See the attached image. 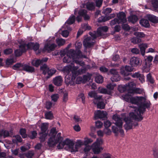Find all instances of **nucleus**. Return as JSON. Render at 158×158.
Returning <instances> with one entry per match:
<instances>
[{"label": "nucleus", "mask_w": 158, "mask_h": 158, "mask_svg": "<svg viewBox=\"0 0 158 158\" xmlns=\"http://www.w3.org/2000/svg\"><path fill=\"white\" fill-rule=\"evenodd\" d=\"M152 60H130L131 65H126L124 68L120 69V73L124 76H127L130 74L129 72L133 70V66L141 65L142 64L143 69L146 71H149L152 66Z\"/></svg>", "instance_id": "1"}, {"label": "nucleus", "mask_w": 158, "mask_h": 158, "mask_svg": "<svg viewBox=\"0 0 158 158\" xmlns=\"http://www.w3.org/2000/svg\"><path fill=\"white\" fill-rule=\"evenodd\" d=\"M108 30V27L106 26L99 27L97 32H90L89 34L91 37H88L84 39L83 43V45L86 48H89L93 46L95 43V39L98 37L104 35Z\"/></svg>", "instance_id": "2"}, {"label": "nucleus", "mask_w": 158, "mask_h": 158, "mask_svg": "<svg viewBox=\"0 0 158 158\" xmlns=\"http://www.w3.org/2000/svg\"><path fill=\"white\" fill-rule=\"evenodd\" d=\"M12 69L15 70L24 71L30 73L35 72V69L33 66L27 64L20 63H18L14 64L12 67Z\"/></svg>", "instance_id": "3"}, {"label": "nucleus", "mask_w": 158, "mask_h": 158, "mask_svg": "<svg viewBox=\"0 0 158 158\" xmlns=\"http://www.w3.org/2000/svg\"><path fill=\"white\" fill-rule=\"evenodd\" d=\"M67 55L69 58L72 59H76L80 58H88L85 55L82 54L81 51L77 52L73 49H71L68 51Z\"/></svg>", "instance_id": "4"}, {"label": "nucleus", "mask_w": 158, "mask_h": 158, "mask_svg": "<svg viewBox=\"0 0 158 158\" xmlns=\"http://www.w3.org/2000/svg\"><path fill=\"white\" fill-rule=\"evenodd\" d=\"M151 105L150 102L148 100H147L144 98V99H142L141 102V103L138 107L137 111L140 114H143L146 111V108L148 109L150 108Z\"/></svg>", "instance_id": "5"}, {"label": "nucleus", "mask_w": 158, "mask_h": 158, "mask_svg": "<svg viewBox=\"0 0 158 158\" xmlns=\"http://www.w3.org/2000/svg\"><path fill=\"white\" fill-rule=\"evenodd\" d=\"M26 48L27 49H33L36 54H38L42 52V49H40V45L37 43H33L30 42L26 45Z\"/></svg>", "instance_id": "6"}, {"label": "nucleus", "mask_w": 158, "mask_h": 158, "mask_svg": "<svg viewBox=\"0 0 158 158\" xmlns=\"http://www.w3.org/2000/svg\"><path fill=\"white\" fill-rule=\"evenodd\" d=\"M56 46V44L54 43L51 44L49 41L47 42L45 44L43 49H42V52H49L54 50Z\"/></svg>", "instance_id": "7"}, {"label": "nucleus", "mask_w": 158, "mask_h": 158, "mask_svg": "<svg viewBox=\"0 0 158 158\" xmlns=\"http://www.w3.org/2000/svg\"><path fill=\"white\" fill-rule=\"evenodd\" d=\"M110 72L112 75L110 78L112 81L117 82L120 81L121 77L116 70L112 69L110 70Z\"/></svg>", "instance_id": "8"}, {"label": "nucleus", "mask_w": 158, "mask_h": 158, "mask_svg": "<svg viewBox=\"0 0 158 158\" xmlns=\"http://www.w3.org/2000/svg\"><path fill=\"white\" fill-rule=\"evenodd\" d=\"M143 99H144V97L142 96L136 97L131 96L130 98V102L132 104L136 105L139 106L140 104L141 103V102Z\"/></svg>", "instance_id": "9"}, {"label": "nucleus", "mask_w": 158, "mask_h": 158, "mask_svg": "<svg viewBox=\"0 0 158 158\" xmlns=\"http://www.w3.org/2000/svg\"><path fill=\"white\" fill-rule=\"evenodd\" d=\"M92 148L94 154H98L102 149L100 146V144L98 142L94 143L92 145Z\"/></svg>", "instance_id": "10"}, {"label": "nucleus", "mask_w": 158, "mask_h": 158, "mask_svg": "<svg viewBox=\"0 0 158 158\" xmlns=\"http://www.w3.org/2000/svg\"><path fill=\"white\" fill-rule=\"evenodd\" d=\"M124 120L126 123L124 125L125 129L126 130H128L132 129L134 123V122L132 121L130 118L125 117Z\"/></svg>", "instance_id": "11"}, {"label": "nucleus", "mask_w": 158, "mask_h": 158, "mask_svg": "<svg viewBox=\"0 0 158 158\" xmlns=\"http://www.w3.org/2000/svg\"><path fill=\"white\" fill-rule=\"evenodd\" d=\"M19 49H17L15 52V55L16 56H21L22 53L25 52L27 49L26 44H21L19 46Z\"/></svg>", "instance_id": "12"}, {"label": "nucleus", "mask_w": 158, "mask_h": 158, "mask_svg": "<svg viewBox=\"0 0 158 158\" xmlns=\"http://www.w3.org/2000/svg\"><path fill=\"white\" fill-rule=\"evenodd\" d=\"M75 80L71 74H67L65 77V82L67 85H74L75 84Z\"/></svg>", "instance_id": "13"}, {"label": "nucleus", "mask_w": 158, "mask_h": 158, "mask_svg": "<svg viewBox=\"0 0 158 158\" xmlns=\"http://www.w3.org/2000/svg\"><path fill=\"white\" fill-rule=\"evenodd\" d=\"M112 118L115 121V124L116 126L121 127L122 126L123 122L121 118L117 114L114 115Z\"/></svg>", "instance_id": "14"}, {"label": "nucleus", "mask_w": 158, "mask_h": 158, "mask_svg": "<svg viewBox=\"0 0 158 158\" xmlns=\"http://www.w3.org/2000/svg\"><path fill=\"white\" fill-rule=\"evenodd\" d=\"M137 114V115L135 114L133 112H130L129 114V116L131 118L133 119L138 121H140L143 119V117L141 115L142 114H140L138 111Z\"/></svg>", "instance_id": "15"}, {"label": "nucleus", "mask_w": 158, "mask_h": 158, "mask_svg": "<svg viewBox=\"0 0 158 158\" xmlns=\"http://www.w3.org/2000/svg\"><path fill=\"white\" fill-rule=\"evenodd\" d=\"M63 81L62 77L60 76H58L53 79L54 84L57 86H60L62 85Z\"/></svg>", "instance_id": "16"}, {"label": "nucleus", "mask_w": 158, "mask_h": 158, "mask_svg": "<svg viewBox=\"0 0 158 158\" xmlns=\"http://www.w3.org/2000/svg\"><path fill=\"white\" fill-rule=\"evenodd\" d=\"M95 116L96 118L104 120L107 118V114L103 111H101L100 110H98L95 114Z\"/></svg>", "instance_id": "17"}, {"label": "nucleus", "mask_w": 158, "mask_h": 158, "mask_svg": "<svg viewBox=\"0 0 158 158\" xmlns=\"http://www.w3.org/2000/svg\"><path fill=\"white\" fill-rule=\"evenodd\" d=\"M48 60H32L31 62L32 65L38 68L40 66L43 65L44 62H46Z\"/></svg>", "instance_id": "18"}, {"label": "nucleus", "mask_w": 158, "mask_h": 158, "mask_svg": "<svg viewBox=\"0 0 158 158\" xmlns=\"http://www.w3.org/2000/svg\"><path fill=\"white\" fill-rule=\"evenodd\" d=\"M118 20L123 23H124L127 21L125 14L123 12H121L117 14Z\"/></svg>", "instance_id": "19"}, {"label": "nucleus", "mask_w": 158, "mask_h": 158, "mask_svg": "<svg viewBox=\"0 0 158 158\" xmlns=\"http://www.w3.org/2000/svg\"><path fill=\"white\" fill-rule=\"evenodd\" d=\"M115 16V15L114 13L111 14L108 16H102L99 18L98 22H105L114 18Z\"/></svg>", "instance_id": "20"}, {"label": "nucleus", "mask_w": 158, "mask_h": 158, "mask_svg": "<svg viewBox=\"0 0 158 158\" xmlns=\"http://www.w3.org/2000/svg\"><path fill=\"white\" fill-rule=\"evenodd\" d=\"M2 130V135L4 138L11 137L13 135V130L11 129L9 131L6 130Z\"/></svg>", "instance_id": "21"}, {"label": "nucleus", "mask_w": 158, "mask_h": 158, "mask_svg": "<svg viewBox=\"0 0 158 158\" xmlns=\"http://www.w3.org/2000/svg\"><path fill=\"white\" fill-rule=\"evenodd\" d=\"M143 89L138 88L130 89L128 90V93L131 94H141L143 93Z\"/></svg>", "instance_id": "22"}, {"label": "nucleus", "mask_w": 158, "mask_h": 158, "mask_svg": "<svg viewBox=\"0 0 158 158\" xmlns=\"http://www.w3.org/2000/svg\"><path fill=\"white\" fill-rule=\"evenodd\" d=\"M102 100L101 101H98L93 100V102L95 104H97V107L98 108L100 109H103L105 107V104L104 103L103 99L102 98Z\"/></svg>", "instance_id": "23"}, {"label": "nucleus", "mask_w": 158, "mask_h": 158, "mask_svg": "<svg viewBox=\"0 0 158 158\" xmlns=\"http://www.w3.org/2000/svg\"><path fill=\"white\" fill-rule=\"evenodd\" d=\"M88 95L91 98H93L94 99V100L98 101V100L102 99V96H98L97 94L94 92H89L88 94Z\"/></svg>", "instance_id": "24"}, {"label": "nucleus", "mask_w": 158, "mask_h": 158, "mask_svg": "<svg viewBox=\"0 0 158 158\" xmlns=\"http://www.w3.org/2000/svg\"><path fill=\"white\" fill-rule=\"evenodd\" d=\"M148 19L151 22L154 23H158V17L153 15L149 14L147 15Z\"/></svg>", "instance_id": "25"}, {"label": "nucleus", "mask_w": 158, "mask_h": 158, "mask_svg": "<svg viewBox=\"0 0 158 158\" xmlns=\"http://www.w3.org/2000/svg\"><path fill=\"white\" fill-rule=\"evenodd\" d=\"M75 17L73 15H71L69 18L65 22L64 27H67V28L68 30H69V27L66 26V24L70 25L73 23L75 22Z\"/></svg>", "instance_id": "26"}, {"label": "nucleus", "mask_w": 158, "mask_h": 158, "mask_svg": "<svg viewBox=\"0 0 158 158\" xmlns=\"http://www.w3.org/2000/svg\"><path fill=\"white\" fill-rule=\"evenodd\" d=\"M55 137L51 136L48 139V144L50 147H54L56 145V142L55 140Z\"/></svg>", "instance_id": "27"}, {"label": "nucleus", "mask_w": 158, "mask_h": 158, "mask_svg": "<svg viewBox=\"0 0 158 158\" xmlns=\"http://www.w3.org/2000/svg\"><path fill=\"white\" fill-rule=\"evenodd\" d=\"M83 143L81 140L78 141L75 145L74 147L73 146V149H72L71 152H76L78 151V149L81 147L83 145Z\"/></svg>", "instance_id": "28"}, {"label": "nucleus", "mask_w": 158, "mask_h": 158, "mask_svg": "<svg viewBox=\"0 0 158 158\" xmlns=\"http://www.w3.org/2000/svg\"><path fill=\"white\" fill-rule=\"evenodd\" d=\"M139 47L141 54L143 56H144L145 54L146 49L148 47V44H141L139 45Z\"/></svg>", "instance_id": "29"}, {"label": "nucleus", "mask_w": 158, "mask_h": 158, "mask_svg": "<svg viewBox=\"0 0 158 158\" xmlns=\"http://www.w3.org/2000/svg\"><path fill=\"white\" fill-rule=\"evenodd\" d=\"M136 87L135 84L133 82H131L128 83L126 86H124L123 87V91H124L125 90L127 89V91L130 89L135 88Z\"/></svg>", "instance_id": "30"}, {"label": "nucleus", "mask_w": 158, "mask_h": 158, "mask_svg": "<svg viewBox=\"0 0 158 158\" xmlns=\"http://www.w3.org/2000/svg\"><path fill=\"white\" fill-rule=\"evenodd\" d=\"M64 141L65 145L68 146L69 148L71 149V151H72V149H73V146H74V143L73 141L68 139H66Z\"/></svg>", "instance_id": "31"}, {"label": "nucleus", "mask_w": 158, "mask_h": 158, "mask_svg": "<svg viewBox=\"0 0 158 158\" xmlns=\"http://www.w3.org/2000/svg\"><path fill=\"white\" fill-rule=\"evenodd\" d=\"M56 72V70L54 68H52L50 69L48 68V76L46 77V79H48L52 77L54 74Z\"/></svg>", "instance_id": "32"}, {"label": "nucleus", "mask_w": 158, "mask_h": 158, "mask_svg": "<svg viewBox=\"0 0 158 158\" xmlns=\"http://www.w3.org/2000/svg\"><path fill=\"white\" fill-rule=\"evenodd\" d=\"M48 67L47 65L44 64L40 67V70L42 71V73L44 75H45L48 73Z\"/></svg>", "instance_id": "33"}, {"label": "nucleus", "mask_w": 158, "mask_h": 158, "mask_svg": "<svg viewBox=\"0 0 158 158\" xmlns=\"http://www.w3.org/2000/svg\"><path fill=\"white\" fill-rule=\"evenodd\" d=\"M86 8L89 10H92L94 9L95 6L94 3L88 2L86 4Z\"/></svg>", "instance_id": "34"}, {"label": "nucleus", "mask_w": 158, "mask_h": 158, "mask_svg": "<svg viewBox=\"0 0 158 158\" xmlns=\"http://www.w3.org/2000/svg\"><path fill=\"white\" fill-rule=\"evenodd\" d=\"M139 23L142 26L146 27H148L150 26L148 21L146 19H141L140 20Z\"/></svg>", "instance_id": "35"}, {"label": "nucleus", "mask_w": 158, "mask_h": 158, "mask_svg": "<svg viewBox=\"0 0 158 158\" xmlns=\"http://www.w3.org/2000/svg\"><path fill=\"white\" fill-rule=\"evenodd\" d=\"M56 42L58 46H61L64 44L65 40L62 38H57L56 39Z\"/></svg>", "instance_id": "36"}, {"label": "nucleus", "mask_w": 158, "mask_h": 158, "mask_svg": "<svg viewBox=\"0 0 158 158\" xmlns=\"http://www.w3.org/2000/svg\"><path fill=\"white\" fill-rule=\"evenodd\" d=\"M138 20V18L136 15H132L128 18V20L132 23H135Z\"/></svg>", "instance_id": "37"}, {"label": "nucleus", "mask_w": 158, "mask_h": 158, "mask_svg": "<svg viewBox=\"0 0 158 158\" xmlns=\"http://www.w3.org/2000/svg\"><path fill=\"white\" fill-rule=\"evenodd\" d=\"M71 65H69L64 67L62 69V71L64 73H66L67 74H69V73L71 71Z\"/></svg>", "instance_id": "38"}, {"label": "nucleus", "mask_w": 158, "mask_h": 158, "mask_svg": "<svg viewBox=\"0 0 158 158\" xmlns=\"http://www.w3.org/2000/svg\"><path fill=\"white\" fill-rule=\"evenodd\" d=\"M92 74H91L88 73L86 74L83 75V81L86 82L88 81L91 79Z\"/></svg>", "instance_id": "39"}, {"label": "nucleus", "mask_w": 158, "mask_h": 158, "mask_svg": "<svg viewBox=\"0 0 158 158\" xmlns=\"http://www.w3.org/2000/svg\"><path fill=\"white\" fill-rule=\"evenodd\" d=\"M25 156L27 158H32L34 155V153L33 151L29 150L27 152L24 153Z\"/></svg>", "instance_id": "40"}, {"label": "nucleus", "mask_w": 158, "mask_h": 158, "mask_svg": "<svg viewBox=\"0 0 158 158\" xmlns=\"http://www.w3.org/2000/svg\"><path fill=\"white\" fill-rule=\"evenodd\" d=\"M95 80L98 83H101L103 81V77L101 75L97 76L95 78Z\"/></svg>", "instance_id": "41"}, {"label": "nucleus", "mask_w": 158, "mask_h": 158, "mask_svg": "<svg viewBox=\"0 0 158 158\" xmlns=\"http://www.w3.org/2000/svg\"><path fill=\"white\" fill-rule=\"evenodd\" d=\"M45 118L48 119H52L53 118V114L51 111L47 112L45 113Z\"/></svg>", "instance_id": "42"}, {"label": "nucleus", "mask_w": 158, "mask_h": 158, "mask_svg": "<svg viewBox=\"0 0 158 158\" xmlns=\"http://www.w3.org/2000/svg\"><path fill=\"white\" fill-rule=\"evenodd\" d=\"M40 134H42L39 138L40 139L41 142H44L45 140L46 137L48 135V133H46L40 132Z\"/></svg>", "instance_id": "43"}, {"label": "nucleus", "mask_w": 158, "mask_h": 158, "mask_svg": "<svg viewBox=\"0 0 158 158\" xmlns=\"http://www.w3.org/2000/svg\"><path fill=\"white\" fill-rule=\"evenodd\" d=\"M37 133L36 131H33L31 132L28 135V136L31 139H33L35 138L37 135Z\"/></svg>", "instance_id": "44"}, {"label": "nucleus", "mask_w": 158, "mask_h": 158, "mask_svg": "<svg viewBox=\"0 0 158 158\" xmlns=\"http://www.w3.org/2000/svg\"><path fill=\"white\" fill-rule=\"evenodd\" d=\"M26 131L24 128H21L19 131V133L23 138H25L27 137V135L26 134Z\"/></svg>", "instance_id": "45"}, {"label": "nucleus", "mask_w": 158, "mask_h": 158, "mask_svg": "<svg viewBox=\"0 0 158 158\" xmlns=\"http://www.w3.org/2000/svg\"><path fill=\"white\" fill-rule=\"evenodd\" d=\"M112 132L115 134V136H117L119 132V128L118 127L112 126Z\"/></svg>", "instance_id": "46"}, {"label": "nucleus", "mask_w": 158, "mask_h": 158, "mask_svg": "<svg viewBox=\"0 0 158 158\" xmlns=\"http://www.w3.org/2000/svg\"><path fill=\"white\" fill-rule=\"evenodd\" d=\"M75 46L76 48V50L77 52L78 51H81L80 49L81 48L82 44L81 42H77L75 44Z\"/></svg>", "instance_id": "47"}, {"label": "nucleus", "mask_w": 158, "mask_h": 158, "mask_svg": "<svg viewBox=\"0 0 158 158\" xmlns=\"http://www.w3.org/2000/svg\"><path fill=\"white\" fill-rule=\"evenodd\" d=\"M15 60H6L5 61L6 66V67H9L11 65L16 62Z\"/></svg>", "instance_id": "48"}, {"label": "nucleus", "mask_w": 158, "mask_h": 158, "mask_svg": "<svg viewBox=\"0 0 158 158\" xmlns=\"http://www.w3.org/2000/svg\"><path fill=\"white\" fill-rule=\"evenodd\" d=\"M147 81L150 82V83L152 84H153L154 83V80L150 73H149L147 75Z\"/></svg>", "instance_id": "49"}, {"label": "nucleus", "mask_w": 158, "mask_h": 158, "mask_svg": "<svg viewBox=\"0 0 158 158\" xmlns=\"http://www.w3.org/2000/svg\"><path fill=\"white\" fill-rule=\"evenodd\" d=\"M57 133V132L56 131V128L53 127L51 129L50 134H49V135H50L51 136H54L56 137Z\"/></svg>", "instance_id": "50"}, {"label": "nucleus", "mask_w": 158, "mask_h": 158, "mask_svg": "<svg viewBox=\"0 0 158 158\" xmlns=\"http://www.w3.org/2000/svg\"><path fill=\"white\" fill-rule=\"evenodd\" d=\"M72 72V75L71 76L73 77L74 79H76V77L78 75H80V73L79 71L78 70V71H71Z\"/></svg>", "instance_id": "51"}, {"label": "nucleus", "mask_w": 158, "mask_h": 158, "mask_svg": "<svg viewBox=\"0 0 158 158\" xmlns=\"http://www.w3.org/2000/svg\"><path fill=\"white\" fill-rule=\"evenodd\" d=\"M134 35L139 38H143L145 36V35L142 32H135L134 33Z\"/></svg>", "instance_id": "52"}, {"label": "nucleus", "mask_w": 158, "mask_h": 158, "mask_svg": "<svg viewBox=\"0 0 158 158\" xmlns=\"http://www.w3.org/2000/svg\"><path fill=\"white\" fill-rule=\"evenodd\" d=\"M112 9L110 8H107L103 10L102 13L105 15H107L110 13Z\"/></svg>", "instance_id": "53"}, {"label": "nucleus", "mask_w": 158, "mask_h": 158, "mask_svg": "<svg viewBox=\"0 0 158 158\" xmlns=\"http://www.w3.org/2000/svg\"><path fill=\"white\" fill-rule=\"evenodd\" d=\"M59 98V95L58 94H55L51 96L52 100L53 102H56Z\"/></svg>", "instance_id": "54"}, {"label": "nucleus", "mask_w": 158, "mask_h": 158, "mask_svg": "<svg viewBox=\"0 0 158 158\" xmlns=\"http://www.w3.org/2000/svg\"><path fill=\"white\" fill-rule=\"evenodd\" d=\"M48 129V127L46 125L45 123H43L41 127V132L46 133V131Z\"/></svg>", "instance_id": "55"}, {"label": "nucleus", "mask_w": 158, "mask_h": 158, "mask_svg": "<svg viewBox=\"0 0 158 158\" xmlns=\"http://www.w3.org/2000/svg\"><path fill=\"white\" fill-rule=\"evenodd\" d=\"M120 23V22L118 20V19L117 18H115L111 21L110 24L111 25L113 26L117 23L119 24Z\"/></svg>", "instance_id": "56"}, {"label": "nucleus", "mask_w": 158, "mask_h": 158, "mask_svg": "<svg viewBox=\"0 0 158 158\" xmlns=\"http://www.w3.org/2000/svg\"><path fill=\"white\" fill-rule=\"evenodd\" d=\"M111 123L108 120L104 121V126L105 128H109L111 125Z\"/></svg>", "instance_id": "57"}, {"label": "nucleus", "mask_w": 158, "mask_h": 158, "mask_svg": "<svg viewBox=\"0 0 158 158\" xmlns=\"http://www.w3.org/2000/svg\"><path fill=\"white\" fill-rule=\"evenodd\" d=\"M152 4L154 8L156 9L158 8V0H152Z\"/></svg>", "instance_id": "58"}, {"label": "nucleus", "mask_w": 158, "mask_h": 158, "mask_svg": "<svg viewBox=\"0 0 158 158\" xmlns=\"http://www.w3.org/2000/svg\"><path fill=\"white\" fill-rule=\"evenodd\" d=\"M87 12V11L85 10H81L78 12V14L80 16L83 17Z\"/></svg>", "instance_id": "59"}, {"label": "nucleus", "mask_w": 158, "mask_h": 158, "mask_svg": "<svg viewBox=\"0 0 158 158\" xmlns=\"http://www.w3.org/2000/svg\"><path fill=\"white\" fill-rule=\"evenodd\" d=\"M65 145L64 141H60L57 146V148L59 149H62Z\"/></svg>", "instance_id": "60"}, {"label": "nucleus", "mask_w": 158, "mask_h": 158, "mask_svg": "<svg viewBox=\"0 0 158 158\" xmlns=\"http://www.w3.org/2000/svg\"><path fill=\"white\" fill-rule=\"evenodd\" d=\"M78 97L81 98L82 103L84 104L85 102V97L84 94L82 93H81L78 95Z\"/></svg>", "instance_id": "61"}, {"label": "nucleus", "mask_w": 158, "mask_h": 158, "mask_svg": "<svg viewBox=\"0 0 158 158\" xmlns=\"http://www.w3.org/2000/svg\"><path fill=\"white\" fill-rule=\"evenodd\" d=\"M73 62H74L77 64H78L81 66L83 67L85 64V63L81 61H79V60H73Z\"/></svg>", "instance_id": "62"}, {"label": "nucleus", "mask_w": 158, "mask_h": 158, "mask_svg": "<svg viewBox=\"0 0 158 158\" xmlns=\"http://www.w3.org/2000/svg\"><path fill=\"white\" fill-rule=\"evenodd\" d=\"M99 91L100 93L104 94H110V93L109 91L108 92L107 89L105 88H102L99 90Z\"/></svg>", "instance_id": "63"}, {"label": "nucleus", "mask_w": 158, "mask_h": 158, "mask_svg": "<svg viewBox=\"0 0 158 158\" xmlns=\"http://www.w3.org/2000/svg\"><path fill=\"white\" fill-rule=\"evenodd\" d=\"M103 125V123L100 121H98L95 122L96 127L98 128H101Z\"/></svg>", "instance_id": "64"}]
</instances>
